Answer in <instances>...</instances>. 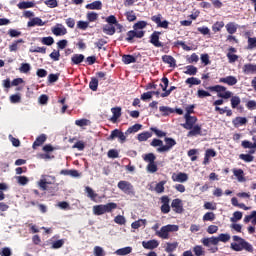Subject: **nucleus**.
<instances>
[{"label": "nucleus", "mask_w": 256, "mask_h": 256, "mask_svg": "<svg viewBox=\"0 0 256 256\" xmlns=\"http://www.w3.org/2000/svg\"><path fill=\"white\" fill-rule=\"evenodd\" d=\"M232 239L234 242L231 243L230 247L233 251H243V249L249 252L253 251V246L249 244V242L245 241V239L239 236H233Z\"/></svg>", "instance_id": "f257e3e1"}, {"label": "nucleus", "mask_w": 256, "mask_h": 256, "mask_svg": "<svg viewBox=\"0 0 256 256\" xmlns=\"http://www.w3.org/2000/svg\"><path fill=\"white\" fill-rule=\"evenodd\" d=\"M117 209V203L115 202H110L107 204H100V205H95L92 208V211L95 215H105V213H113Z\"/></svg>", "instance_id": "f03ea898"}, {"label": "nucleus", "mask_w": 256, "mask_h": 256, "mask_svg": "<svg viewBox=\"0 0 256 256\" xmlns=\"http://www.w3.org/2000/svg\"><path fill=\"white\" fill-rule=\"evenodd\" d=\"M209 91L217 93V97L221 99H231L233 97V92L227 90V87L221 85H215L208 87Z\"/></svg>", "instance_id": "7ed1b4c3"}, {"label": "nucleus", "mask_w": 256, "mask_h": 256, "mask_svg": "<svg viewBox=\"0 0 256 256\" xmlns=\"http://www.w3.org/2000/svg\"><path fill=\"white\" fill-rule=\"evenodd\" d=\"M177 231H179L178 225L168 224L162 226L160 230L156 232V235L160 237V239H169V233H175Z\"/></svg>", "instance_id": "20e7f679"}, {"label": "nucleus", "mask_w": 256, "mask_h": 256, "mask_svg": "<svg viewBox=\"0 0 256 256\" xmlns=\"http://www.w3.org/2000/svg\"><path fill=\"white\" fill-rule=\"evenodd\" d=\"M53 183H55V176L42 175L41 179L38 181V187H40L42 191H47V185H53Z\"/></svg>", "instance_id": "39448f33"}, {"label": "nucleus", "mask_w": 256, "mask_h": 256, "mask_svg": "<svg viewBox=\"0 0 256 256\" xmlns=\"http://www.w3.org/2000/svg\"><path fill=\"white\" fill-rule=\"evenodd\" d=\"M166 145L157 148L158 153H167V151H171L175 145H177V142L173 138H165Z\"/></svg>", "instance_id": "423d86ee"}, {"label": "nucleus", "mask_w": 256, "mask_h": 256, "mask_svg": "<svg viewBox=\"0 0 256 256\" xmlns=\"http://www.w3.org/2000/svg\"><path fill=\"white\" fill-rule=\"evenodd\" d=\"M117 187L120 189V191L126 193V195H131V193H133V185L130 182L120 181L118 182Z\"/></svg>", "instance_id": "0eeeda50"}, {"label": "nucleus", "mask_w": 256, "mask_h": 256, "mask_svg": "<svg viewBox=\"0 0 256 256\" xmlns=\"http://www.w3.org/2000/svg\"><path fill=\"white\" fill-rule=\"evenodd\" d=\"M184 119L186 120V123L182 124V127L187 130H191L197 123V117L191 116L189 114L184 115Z\"/></svg>", "instance_id": "6e6552de"}, {"label": "nucleus", "mask_w": 256, "mask_h": 256, "mask_svg": "<svg viewBox=\"0 0 256 256\" xmlns=\"http://www.w3.org/2000/svg\"><path fill=\"white\" fill-rule=\"evenodd\" d=\"M51 32L56 37H63V35H67V28L63 26V24H56L54 27L51 28Z\"/></svg>", "instance_id": "1a4fd4ad"}, {"label": "nucleus", "mask_w": 256, "mask_h": 256, "mask_svg": "<svg viewBox=\"0 0 256 256\" xmlns=\"http://www.w3.org/2000/svg\"><path fill=\"white\" fill-rule=\"evenodd\" d=\"M172 181H174V183H185V182L189 181V175H187V173H183V172L173 173Z\"/></svg>", "instance_id": "9d476101"}, {"label": "nucleus", "mask_w": 256, "mask_h": 256, "mask_svg": "<svg viewBox=\"0 0 256 256\" xmlns=\"http://www.w3.org/2000/svg\"><path fill=\"white\" fill-rule=\"evenodd\" d=\"M119 139L120 143H125V141L127 140V134L121 132L118 129H115L114 131H112L111 135H110V139Z\"/></svg>", "instance_id": "9b49d317"}, {"label": "nucleus", "mask_w": 256, "mask_h": 256, "mask_svg": "<svg viewBox=\"0 0 256 256\" xmlns=\"http://www.w3.org/2000/svg\"><path fill=\"white\" fill-rule=\"evenodd\" d=\"M161 35V32L155 31L151 36H150V43L154 45V47H163V43L159 41V36Z\"/></svg>", "instance_id": "f8f14e48"}, {"label": "nucleus", "mask_w": 256, "mask_h": 256, "mask_svg": "<svg viewBox=\"0 0 256 256\" xmlns=\"http://www.w3.org/2000/svg\"><path fill=\"white\" fill-rule=\"evenodd\" d=\"M219 83H224L225 85H229L233 87V85H237V77L235 76H227L219 79Z\"/></svg>", "instance_id": "ddd939ff"}, {"label": "nucleus", "mask_w": 256, "mask_h": 256, "mask_svg": "<svg viewBox=\"0 0 256 256\" xmlns=\"http://www.w3.org/2000/svg\"><path fill=\"white\" fill-rule=\"evenodd\" d=\"M171 207L174 209L175 213H183V201H181V199H174Z\"/></svg>", "instance_id": "4468645a"}, {"label": "nucleus", "mask_w": 256, "mask_h": 256, "mask_svg": "<svg viewBox=\"0 0 256 256\" xmlns=\"http://www.w3.org/2000/svg\"><path fill=\"white\" fill-rule=\"evenodd\" d=\"M142 247H144V249H150V250L157 249V247H159V241L157 240L143 241Z\"/></svg>", "instance_id": "2eb2a0df"}, {"label": "nucleus", "mask_w": 256, "mask_h": 256, "mask_svg": "<svg viewBox=\"0 0 256 256\" xmlns=\"http://www.w3.org/2000/svg\"><path fill=\"white\" fill-rule=\"evenodd\" d=\"M43 25H45V22L39 18V17H35L32 18L30 21H28L27 26L28 27H43Z\"/></svg>", "instance_id": "dca6fc26"}, {"label": "nucleus", "mask_w": 256, "mask_h": 256, "mask_svg": "<svg viewBox=\"0 0 256 256\" xmlns=\"http://www.w3.org/2000/svg\"><path fill=\"white\" fill-rule=\"evenodd\" d=\"M211 157H217V152L213 149H207L205 152L203 165H209V159H211Z\"/></svg>", "instance_id": "f3484780"}, {"label": "nucleus", "mask_w": 256, "mask_h": 256, "mask_svg": "<svg viewBox=\"0 0 256 256\" xmlns=\"http://www.w3.org/2000/svg\"><path fill=\"white\" fill-rule=\"evenodd\" d=\"M232 171L239 183H245V173L242 169H233Z\"/></svg>", "instance_id": "a211bd4d"}, {"label": "nucleus", "mask_w": 256, "mask_h": 256, "mask_svg": "<svg viewBox=\"0 0 256 256\" xmlns=\"http://www.w3.org/2000/svg\"><path fill=\"white\" fill-rule=\"evenodd\" d=\"M239 25H237L235 22H229L228 24L225 25L227 33L229 35H234V33H237Z\"/></svg>", "instance_id": "6ab92c4d"}, {"label": "nucleus", "mask_w": 256, "mask_h": 256, "mask_svg": "<svg viewBox=\"0 0 256 256\" xmlns=\"http://www.w3.org/2000/svg\"><path fill=\"white\" fill-rule=\"evenodd\" d=\"M147 226V219H138L134 222H132L131 227L132 229H139L141 227Z\"/></svg>", "instance_id": "aec40b11"}, {"label": "nucleus", "mask_w": 256, "mask_h": 256, "mask_svg": "<svg viewBox=\"0 0 256 256\" xmlns=\"http://www.w3.org/2000/svg\"><path fill=\"white\" fill-rule=\"evenodd\" d=\"M197 135H201V126L194 125L187 134V137H197Z\"/></svg>", "instance_id": "412c9836"}, {"label": "nucleus", "mask_w": 256, "mask_h": 256, "mask_svg": "<svg viewBox=\"0 0 256 256\" xmlns=\"http://www.w3.org/2000/svg\"><path fill=\"white\" fill-rule=\"evenodd\" d=\"M83 61H85V55L83 54H74L71 57V62L73 65H79L80 63H83Z\"/></svg>", "instance_id": "4be33fe9"}, {"label": "nucleus", "mask_w": 256, "mask_h": 256, "mask_svg": "<svg viewBox=\"0 0 256 256\" xmlns=\"http://www.w3.org/2000/svg\"><path fill=\"white\" fill-rule=\"evenodd\" d=\"M243 73H245L246 75L256 73V64H245L243 66Z\"/></svg>", "instance_id": "5701e85b"}, {"label": "nucleus", "mask_w": 256, "mask_h": 256, "mask_svg": "<svg viewBox=\"0 0 256 256\" xmlns=\"http://www.w3.org/2000/svg\"><path fill=\"white\" fill-rule=\"evenodd\" d=\"M103 33H105V35H115V26L111 25V24H106L103 26L102 28Z\"/></svg>", "instance_id": "b1692460"}, {"label": "nucleus", "mask_w": 256, "mask_h": 256, "mask_svg": "<svg viewBox=\"0 0 256 256\" xmlns=\"http://www.w3.org/2000/svg\"><path fill=\"white\" fill-rule=\"evenodd\" d=\"M202 243L205 245V247H210V245H218L217 237L203 238Z\"/></svg>", "instance_id": "393cba45"}, {"label": "nucleus", "mask_w": 256, "mask_h": 256, "mask_svg": "<svg viewBox=\"0 0 256 256\" xmlns=\"http://www.w3.org/2000/svg\"><path fill=\"white\" fill-rule=\"evenodd\" d=\"M102 7H103V3H101V1H94L86 5V9L97 10V11L101 10Z\"/></svg>", "instance_id": "a878e982"}, {"label": "nucleus", "mask_w": 256, "mask_h": 256, "mask_svg": "<svg viewBox=\"0 0 256 256\" xmlns=\"http://www.w3.org/2000/svg\"><path fill=\"white\" fill-rule=\"evenodd\" d=\"M132 251H133V248L131 246H127V247L116 250L115 254L124 256V255H129Z\"/></svg>", "instance_id": "bb28decb"}, {"label": "nucleus", "mask_w": 256, "mask_h": 256, "mask_svg": "<svg viewBox=\"0 0 256 256\" xmlns=\"http://www.w3.org/2000/svg\"><path fill=\"white\" fill-rule=\"evenodd\" d=\"M162 61L170 65V67H175L176 65V61L175 58H173V56L164 55L162 56Z\"/></svg>", "instance_id": "cd10ccee"}, {"label": "nucleus", "mask_w": 256, "mask_h": 256, "mask_svg": "<svg viewBox=\"0 0 256 256\" xmlns=\"http://www.w3.org/2000/svg\"><path fill=\"white\" fill-rule=\"evenodd\" d=\"M45 141H47V136L42 134L36 138L33 143V147H40V145H43Z\"/></svg>", "instance_id": "c85d7f7f"}, {"label": "nucleus", "mask_w": 256, "mask_h": 256, "mask_svg": "<svg viewBox=\"0 0 256 256\" xmlns=\"http://www.w3.org/2000/svg\"><path fill=\"white\" fill-rule=\"evenodd\" d=\"M234 127H241V125H245L247 123V118L245 117H236L232 121Z\"/></svg>", "instance_id": "c756f323"}, {"label": "nucleus", "mask_w": 256, "mask_h": 256, "mask_svg": "<svg viewBox=\"0 0 256 256\" xmlns=\"http://www.w3.org/2000/svg\"><path fill=\"white\" fill-rule=\"evenodd\" d=\"M111 112L113 113L111 121L113 123H115V121H117V119H119V117H121V108L120 107L112 108Z\"/></svg>", "instance_id": "7c9ffc66"}, {"label": "nucleus", "mask_w": 256, "mask_h": 256, "mask_svg": "<svg viewBox=\"0 0 256 256\" xmlns=\"http://www.w3.org/2000/svg\"><path fill=\"white\" fill-rule=\"evenodd\" d=\"M185 84L189 85V87H193V85H201V80L195 77H191L186 79Z\"/></svg>", "instance_id": "2f4dec72"}, {"label": "nucleus", "mask_w": 256, "mask_h": 256, "mask_svg": "<svg viewBox=\"0 0 256 256\" xmlns=\"http://www.w3.org/2000/svg\"><path fill=\"white\" fill-rule=\"evenodd\" d=\"M165 185H167V181H160L158 184H156L154 191L157 193H163L165 191Z\"/></svg>", "instance_id": "473e14b6"}, {"label": "nucleus", "mask_w": 256, "mask_h": 256, "mask_svg": "<svg viewBox=\"0 0 256 256\" xmlns=\"http://www.w3.org/2000/svg\"><path fill=\"white\" fill-rule=\"evenodd\" d=\"M231 107L232 109H237L241 105V98L239 96H231Z\"/></svg>", "instance_id": "72a5a7b5"}, {"label": "nucleus", "mask_w": 256, "mask_h": 256, "mask_svg": "<svg viewBox=\"0 0 256 256\" xmlns=\"http://www.w3.org/2000/svg\"><path fill=\"white\" fill-rule=\"evenodd\" d=\"M85 191L89 199H91L92 201H95V199H97V193H95V191L91 187L86 186Z\"/></svg>", "instance_id": "f704fd0d"}, {"label": "nucleus", "mask_w": 256, "mask_h": 256, "mask_svg": "<svg viewBox=\"0 0 256 256\" xmlns=\"http://www.w3.org/2000/svg\"><path fill=\"white\" fill-rule=\"evenodd\" d=\"M217 243H227L228 241L231 240V235L229 234H220L218 237H216Z\"/></svg>", "instance_id": "c9c22d12"}, {"label": "nucleus", "mask_w": 256, "mask_h": 256, "mask_svg": "<svg viewBox=\"0 0 256 256\" xmlns=\"http://www.w3.org/2000/svg\"><path fill=\"white\" fill-rule=\"evenodd\" d=\"M86 19H88L89 23H94V21L99 19V14H97V12H88Z\"/></svg>", "instance_id": "e433bc0d"}, {"label": "nucleus", "mask_w": 256, "mask_h": 256, "mask_svg": "<svg viewBox=\"0 0 256 256\" xmlns=\"http://www.w3.org/2000/svg\"><path fill=\"white\" fill-rule=\"evenodd\" d=\"M17 7L20 9H31V8L35 7V3L34 2H20L17 4Z\"/></svg>", "instance_id": "4c0bfd02"}, {"label": "nucleus", "mask_w": 256, "mask_h": 256, "mask_svg": "<svg viewBox=\"0 0 256 256\" xmlns=\"http://www.w3.org/2000/svg\"><path fill=\"white\" fill-rule=\"evenodd\" d=\"M223 27H225V22L217 21L216 23L213 24L212 31H214V33H218V31H221Z\"/></svg>", "instance_id": "58836bf2"}, {"label": "nucleus", "mask_w": 256, "mask_h": 256, "mask_svg": "<svg viewBox=\"0 0 256 256\" xmlns=\"http://www.w3.org/2000/svg\"><path fill=\"white\" fill-rule=\"evenodd\" d=\"M243 219V213L240 211H236L233 213V217L230 218L232 223H237V221H241Z\"/></svg>", "instance_id": "ea45409f"}, {"label": "nucleus", "mask_w": 256, "mask_h": 256, "mask_svg": "<svg viewBox=\"0 0 256 256\" xmlns=\"http://www.w3.org/2000/svg\"><path fill=\"white\" fill-rule=\"evenodd\" d=\"M185 75H197V67L193 65L186 66Z\"/></svg>", "instance_id": "a19ab883"}, {"label": "nucleus", "mask_w": 256, "mask_h": 256, "mask_svg": "<svg viewBox=\"0 0 256 256\" xmlns=\"http://www.w3.org/2000/svg\"><path fill=\"white\" fill-rule=\"evenodd\" d=\"M178 245L179 244L177 242L167 243L165 248L166 253H173V251L177 249Z\"/></svg>", "instance_id": "79ce46f5"}, {"label": "nucleus", "mask_w": 256, "mask_h": 256, "mask_svg": "<svg viewBox=\"0 0 256 256\" xmlns=\"http://www.w3.org/2000/svg\"><path fill=\"white\" fill-rule=\"evenodd\" d=\"M122 61L125 65H131V63H135L136 59L132 55H124Z\"/></svg>", "instance_id": "37998d69"}, {"label": "nucleus", "mask_w": 256, "mask_h": 256, "mask_svg": "<svg viewBox=\"0 0 256 256\" xmlns=\"http://www.w3.org/2000/svg\"><path fill=\"white\" fill-rule=\"evenodd\" d=\"M141 127H143L141 124H135L128 128L126 131V135H131V133H137V131H140Z\"/></svg>", "instance_id": "c03bdc74"}, {"label": "nucleus", "mask_w": 256, "mask_h": 256, "mask_svg": "<svg viewBox=\"0 0 256 256\" xmlns=\"http://www.w3.org/2000/svg\"><path fill=\"white\" fill-rule=\"evenodd\" d=\"M143 159L146 163H155V159H157V157H155V154L153 153H148V154H145L143 156Z\"/></svg>", "instance_id": "a18cd8bd"}, {"label": "nucleus", "mask_w": 256, "mask_h": 256, "mask_svg": "<svg viewBox=\"0 0 256 256\" xmlns=\"http://www.w3.org/2000/svg\"><path fill=\"white\" fill-rule=\"evenodd\" d=\"M159 111L163 113V115H171V113H175V110L173 108L167 107V106H161L159 108Z\"/></svg>", "instance_id": "49530a36"}, {"label": "nucleus", "mask_w": 256, "mask_h": 256, "mask_svg": "<svg viewBox=\"0 0 256 256\" xmlns=\"http://www.w3.org/2000/svg\"><path fill=\"white\" fill-rule=\"evenodd\" d=\"M126 19L129 22H133L137 20V16L135 15V12L133 10H129L125 13Z\"/></svg>", "instance_id": "de8ad7c7"}, {"label": "nucleus", "mask_w": 256, "mask_h": 256, "mask_svg": "<svg viewBox=\"0 0 256 256\" xmlns=\"http://www.w3.org/2000/svg\"><path fill=\"white\" fill-rule=\"evenodd\" d=\"M114 223H116L117 225H125V223H127V219H125V216L123 215H117L114 218Z\"/></svg>", "instance_id": "09e8293b"}, {"label": "nucleus", "mask_w": 256, "mask_h": 256, "mask_svg": "<svg viewBox=\"0 0 256 256\" xmlns=\"http://www.w3.org/2000/svg\"><path fill=\"white\" fill-rule=\"evenodd\" d=\"M93 254L95 256H105V250L101 246H95L93 249Z\"/></svg>", "instance_id": "8fccbe9b"}, {"label": "nucleus", "mask_w": 256, "mask_h": 256, "mask_svg": "<svg viewBox=\"0 0 256 256\" xmlns=\"http://www.w3.org/2000/svg\"><path fill=\"white\" fill-rule=\"evenodd\" d=\"M151 132H143L138 135V141H147V139H151Z\"/></svg>", "instance_id": "3c124183"}, {"label": "nucleus", "mask_w": 256, "mask_h": 256, "mask_svg": "<svg viewBox=\"0 0 256 256\" xmlns=\"http://www.w3.org/2000/svg\"><path fill=\"white\" fill-rule=\"evenodd\" d=\"M20 73H29L31 71V64L29 63H22L19 68Z\"/></svg>", "instance_id": "603ef678"}, {"label": "nucleus", "mask_w": 256, "mask_h": 256, "mask_svg": "<svg viewBox=\"0 0 256 256\" xmlns=\"http://www.w3.org/2000/svg\"><path fill=\"white\" fill-rule=\"evenodd\" d=\"M41 43H43V45L51 46L53 43H55V39H53L51 36L43 37Z\"/></svg>", "instance_id": "864d4df0"}, {"label": "nucleus", "mask_w": 256, "mask_h": 256, "mask_svg": "<svg viewBox=\"0 0 256 256\" xmlns=\"http://www.w3.org/2000/svg\"><path fill=\"white\" fill-rule=\"evenodd\" d=\"M89 87L92 91H97V87H99V80L97 78H92Z\"/></svg>", "instance_id": "5fc2aeb1"}, {"label": "nucleus", "mask_w": 256, "mask_h": 256, "mask_svg": "<svg viewBox=\"0 0 256 256\" xmlns=\"http://www.w3.org/2000/svg\"><path fill=\"white\" fill-rule=\"evenodd\" d=\"M239 157L242 159V161H245V163H251L254 159L251 154H240Z\"/></svg>", "instance_id": "6e6d98bb"}, {"label": "nucleus", "mask_w": 256, "mask_h": 256, "mask_svg": "<svg viewBox=\"0 0 256 256\" xmlns=\"http://www.w3.org/2000/svg\"><path fill=\"white\" fill-rule=\"evenodd\" d=\"M65 245V240L60 239L52 243V249H61Z\"/></svg>", "instance_id": "4d7b16f0"}, {"label": "nucleus", "mask_w": 256, "mask_h": 256, "mask_svg": "<svg viewBox=\"0 0 256 256\" xmlns=\"http://www.w3.org/2000/svg\"><path fill=\"white\" fill-rule=\"evenodd\" d=\"M197 97H199V99H205V97H211V93L200 89L197 91Z\"/></svg>", "instance_id": "13d9d810"}, {"label": "nucleus", "mask_w": 256, "mask_h": 256, "mask_svg": "<svg viewBox=\"0 0 256 256\" xmlns=\"http://www.w3.org/2000/svg\"><path fill=\"white\" fill-rule=\"evenodd\" d=\"M16 180L19 185H27V183H29V178H27V176H17Z\"/></svg>", "instance_id": "bf43d9fd"}, {"label": "nucleus", "mask_w": 256, "mask_h": 256, "mask_svg": "<svg viewBox=\"0 0 256 256\" xmlns=\"http://www.w3.org/2000/svg\"><path fill=\"white\" fill-rule=\"evenodd\" d=\"M203 221H215V213L207 212L203 216Z\"/></svg>", "instance_id": "052dcab7"}, {"label": "nucleus", "mask_w": 256, "mask_h": 256, "mask_svg": "<svg viewBox=\"0 0 256 256\" xmlns=\"http://www.w3.org/2000/svg\"><path fill=\"white\" fill-rule=\"evenodd\" d=\"M146 169L148 173H157V164L155 162L149 163Z\"/></svg>", "instance_id": "680f3d73"}, {"label": "nucleus", "mask_w": 256, "mask_h": 256, "mask_svg": "<svg viewBox=\"0 0 256 256\" xmlns=\"http://www.w3.org/2000/svg\"><path fill=\"white\" fill-rule=\"evenodd\" d=\"M50 59L53 61H59V59H61V53L58 50H53L50 54Z\"/></svg>", "instance_id": "e2e57ef3"}, {"label": "nucleus", "mask_w": 256, "mask_h": 256, "mask_svg": "<svg viewBox=\"0 0 256 256\" xmlns=\"http://www.w3.org/2000/svg\"><path fill=\"white\" fill-rule=\"evenodd\" d=\"M75 125H77V127H87V125H89V120L87 119L76 120Z\"/></svg>", "instance_id": "0e129e2a"}, {"label": "nucleus", "mask_w": 256, "mask_h": 256, "mask_svg": "<svg viewBox=\"0 0 256 256\" xmlns=\"http://www.w3.org/2000/svg\"><path fill=\"white\" fill-rule=\"evenodd\" d=\"M255 47H256V38L255 37H253V38H251V37H249L248 38V47H247V49H255Z\"/></svg>", "instance_id": "69168bd1"}, {"label": "nucleus", "mask_w": 256, "mask_h": 256, "mask_svg": "<svg viewBox=\"0 0 256 256\" xmlns=\"http://www.w3.org/2000/svg\"><path fill=\"white\" fill-rule=\"evenodd\" d=\"M134 29H145V27H147V22L146 21H139L136 24H134Z\"/></svg>", "instance_id": "338daca9"}, {"label": "nucleus", "mask_w": 256, "mask_h": 256, "mask_svg": "<svg viewBox=\"0 0 256 256\" xmlns=\"http://www.w3.org/2000/svg\"><path fill=\"white\" fill-rule=\"evenodd\" d=\"M193 251H194L196 256H202V255L205 254V251H203V247H201V246H195L193 248Z\"/></svg>", "instance_id": "774afa93"}]
</instances>
